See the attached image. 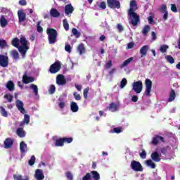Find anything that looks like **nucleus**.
Segmentation results:
<instances>
[{
    "label": "nucleus",
    "instance_id": "18",
    "mask_svg": "<svg viewBox=\"0 0 180 180\" xmlns=\"http://www.w3.org/2000/svg\"><path fill=\"white\" fill-rule=\"evenodd\" d=\"M160 9H161L162 13H164L163 19L165 20H168V11H167V5L165 4L162 5Z\"/></svg>",
    "mask_w": 180,
    "mask_h": 180
},
{
    "label": "nucleus",
    "instance_id": "6",
    "mask_svg": "<svg viewBox=\"0 0 180 180\" xmlns=\"http://www.w3.org/2000/svg\"><path fill=\"white\" fill-rule=\"evenodd\" d=\"M60 70H61V64L60 62L56 61L54 63L51 65L49 72H51V74H57Z\"/></svg>",
    "mask_w": 180,
    "mask_h": 180
},
{
    "label": "nucleus",
    "instance_id": "15",
    "mask_svg": "<svg viewBox=\"0 0 180 180\" xmlns=\"http://www.w3.org/2000/svg\"><path fill=\"white\" fill-rule=\"evenodd\" d=\"M150 158L152 159V161H154L155 162H160V161H161V156H160V154H158V152L157 151L151 153Z\"/></svg>",
    "mask_w": 180,
    "mask_h": 180
},
{
    "label": "nucleus",
    "instance_id": "42",
    "mask_svg": "<svg viewBox=\"0 0 180 180\" xmlns=\"http://www.w3.org/2000/svg\"><path fill=\"white\" fill-rule=\"evenodd\" d=\"M166 60L167 63H169V64H174V63H175V59H174V57H172L171 55L167 56Z\"/></svg>",
    "mask_w": 180,
    "mask_h": 180
},
{
    "label": "nucleus",
    "instance_id": "41",
    "mask_svg": "<svg viewBox=\"0 0 180 180\" xmlns=\"http://www.w3.org/2000/svg\"><path fill=\"white\" fill-rule=\"evenodd\" d=\"M168 49H169V46H168V45L164 44L160 46V51L161 53H167V51L168 50Z\"/></svg>",
    "mask_w": 180,
    "mask_h": 180
},
{
    "label": "nucleus",
    "instance_id": "48",
    "mask_svg": "<svg viewBox=\"0 0 180 180\" xmlns=\"http://www.w3.org/2000/svg\"><path fill=\"white\" fill-rule=\"evenodd\" d=\"M4 99H7L8 102H12V99H13V96L10 94H6L4 95Z\"/></svg>",
    "mask_w": 180,
    "mask_h": 180
},
{
    "label": "nucleus",
    "instance_id": "1",
    "mask_svg": "<svg viewBox=\"0 0 180 180\" xmlns=\"http://www.w3.org/2000/svg\"><path fill=\"white\" fill-rule=\"evenodd\" d=\"M129 6L130 8L128 11L129 23L133 26H137L140 23V15L134 12L137 9V1L131 0Z\"/></svg>",
    "mask_w": 180,
    "mask_h": 180
},
{
    "label": "nucleus",
    "instance_id": "10",
    "mask_svg": "<svg viewBox=\"0 0 180 180\" xmlns=\"http://www.w3.org/2000/svg\"><path fill=\"white\" fill-rule=\"evenodd\" d=\"M15 106L19 110V112H20V113H22V115H25V113H26V110H25V108H24L25 104H23V102H22V101L16 100Z\"/></svg>",
    "mask_w": 180,
    "mask_h": 180
},
{
    "label": "nucleus",
    "instance_id": "4",
    "mask_svg": "<svg viewBox=\"0 0 180 180\" xmlns=\"http://www.w3.org/2000/svg\"><path fill=\"white\" fill-rule=\"evenodd\" d=\"M107 5L111 9H120L121 4L118 0H107Z\"/></svg>",
    "mask_w": 180,
    "mask_h": 180
},
{
    "label": "nucleus",
    "instance_id": "29",
    "mask_svg": "<svg viewBox=\"0 0 180 180\" xmlns=\"http://www.w3.org/2000/svg\"><path fill=\"white\" fill-rule=\"evenodd\" d=\"M145 164L147 165V167H150L152 169H155V167H157V165H155V163H154V162H153V160L151 159L146 160Z\"/></svg>",
    "mask_w": 180,
    "mask_h": 180
},
{
    "label": "nucleus",
    "instance_id": "64",
    "mask_svg": "<svg viewBox=\"0 0 180 180\" xmlns=\"http://www.w3.org/2000/svg\"><path fill=\"white\" fill-rule=\"evenodd\" d=\"M131 101V102H137V101H139V96H132Z\"/></svg>",
    "mask_w": 180,
    "mask_h": 180
},
{
    "label": "nucleus",
    "instance_id": "8",
    "mask_svg": "<svg viewBox=\"0 0 180 180\" xmlns=\"http://www.w3.org/2000/svg\"><path fill=\"white\" fill-rule=\"evenodd\" d=\"M146 90L145 94L146 96H150L151 93V88H153V82L150 79L145 80Z\"/></svg>",
    "mask_w": 180,
    "mask_h": 180
},
{
    "label": "nucleus",
    "instance_id": "57",
    "mask_svg": "<svg viewBox=\"0 0 180 180\" xmlns=\"http://www.w3.org/2000/svg\"><path fill=\"white\" fill-rule=\"evenodd\" d=\"M171 11L172 12L176 13V12H178V10L176 9V5L171 4Z\"/></svg>",
    "mask_w": 180,
    "mask_h": 180
},
{
    "label": "nucleus",
    "instance_id": "9",
    "mask_svg": "<svg viewBox=\"0 0 180 180\" xmlns=\"http://www.w3.org/2000/svg\"><path fill=\"white\" fill-rule=\"evenodd\" d=\"M9 65V58L5 55H0V67L6 68Z\"/></svg>",
    "mask_w": 180,
    "mask_h": 180
},
{
    "label": "nucleus",
    "instance_id": "39",
    "mask_svg": "<svg viewBox=\"0 0 180 180\" xmlns=\"http://www.w3.org/2000/svg\"><path fill=\"white\" fill-rule=\"evenodd\" d=\"M13 179L15 180H29V177H26L23 179V176L21 174H13Z\"/></svg>",
    "mask_w": 180,
    "mask_h": 180
},
{
    "label": "nucleus",
    "instance_id": "11",
    "mask_svg": "<svg viewBox=\"0 0 180 180\" xmlns=\"http://www.w3.org/2000/svg\"><path fill=\"white\" fill-rule=\"evenodd\" d=\"M159 140H160L162 143H165V139H164V137L159 135H155V136L152 139L151 144H153V146H158Z\"/></svg>",
    "mask_w": 180,
    "mask_h": 180
},
{
    "label": "nucleus",
    "instance_id": "61",
    "mask_svg": "<svg viewBox=\"0 0 180 180\" xmlns=\"http://www.w3.org/2000/svg\"><path fill=\"white\" fill-rule=\"evenodd\" d=\"M114 133H117V134H119V133H122V128L120 127H115L113 129Z\"/></svg>",
    "mask_w": 180,
    "mask_h": 180
},
{
    "label": "nucleus",
    "instance_id": "55",
    "mask_svg": "<svg viewBox=\"0 0 180 180\" xmlns=\"http://www.w3.org/2000/svg\"><path fill=\"white\" fill-rule=\"evenodd\" d=\"M92 179V176H91V173H86L84 176H83L82 180H91Z\"/></svg>",
    "mask_w": 180,
    "mask_h": 180
},
{
    "label": "nucleus",
    "instance_id": "32",
    "mask_svg": "<svg viewBox=\"0 0 180 180\" xmlns=\"http://www.w3.org/2000/svg\"><path fill=\"white\" fill-rule=\"evenodd\" d=\"M91 174L94 180L101 179V174H99L96 171H91Z\"/></svg>",
    "mask_w": 180,
    "mask_h": 180
},
{
    "label": "nucleus",
    "instance_id": "46",
    "mask_svg": "<svg viewBox=\"0 0 180 180\" xmlns=\"http://www.w3.org/2000/svg\"><path fill=\"white\" fill-rule=\"evenodd\" d=\"M127 85V79L126 78H123L120 82V88L123 89Z\"/></svg>",
    "mask_w": 180,
    "mask_h": 180
},
{
    "label": "nucleus",
    "instance_id": "13",
    "mask_svg": "<svg viewBox=\"0 0 180 180\" xmlns=\"http://www.w3.org/2000/svg\"><path fill=\"white\" fill-rule=\"evenodd\" d=\"M34 82V77H28L27 72L25 71V74L22 76V82L24 84H29L30 82Z\"/></svg>",
    "mask_w": 180,
    "mask_h": 180
},
{
    "label": "nucleus",
    "instance_id": "49",
    "mask_svg": "<svg viewBox=\"0 0 180 180\" xmlns=\"http://www.w3.org/2000/svg\"><path fill=\"white\" fill-rule=\"evenodd\" d=\"M12 56L14 60H19V53L16 50H13L12 52Z\"/></svg>",
    "mask_w": 180,
    "mask_h": 180
},
{
    "label": "nucleus",
    "instance_id": "5",
    "mask_svg": "<svg viewBox=\"0 0 180 180\" xmlns=\"http://www.w3.org/2000/svg\"><path fill=\"white\" fill-rule=\"evenodd\" d=\"M131 168L133 171H136V172H143V165H141L140 162H137L136 160H132L131 162Z\"/></svg>",
    "mask_w": 180,
    "mask_h": 180
},
{
    "label": "nucleus",
    "instance_id": "34",
    "mask_svg": "<svg viewBox=\"0 0 180 180\" xmlns=\"http://www.w3.org/2000/svg\"><path fill=\"white\" fill-rule=\"evenodd\" d=\"M133 60V57L129 58L125 61L123 62V63L120 65V68H124V67H127L129 65V63Z\"/></svg>",
    "mask_w": 180,
    "mask_h": 180
},
{
    "label": "nucleus",
    "instance_id": "19",
    "mask_svg": "<svg viewBox=\"0 0 180 180\" xmlns=\"http://www.w3.org/2000/svg\"><path fill=\"white\" fill-rule=\"evenodd\" d=\"M13 146V141L11 138H7L4 141V148H11Z\"/></svg>",
    "mask_w": 180,
    "mask_h": 180
},
{
    "label": "nucleus",
    "instance_id": "33",
    "mask_svg": "<svg viewBox=\"0 0 180 180\" xmlns=\"http://www.w3.org/2000/svg\"><path fill=\"white\" fill-rule=\"evenodd\" d=\"M17 134L18 137H25L26 136V132L23 130V128H18L17 129Z\"/></svg>",
    "mask_w": 180,
    "mask_h": 180
},
{
    "label": "nucleus",
    "instance_id": "56",
    "mask_svg": "<svg viewBox=\"0 0 180 180\" xmlns=\"http://www.w3.org/2000/svg\"><path fill=\"white\" fill-rule=\"evenodd\" d=\"M117 29L120 33H122V32H123V30H124V28L123 27L122 24H117Z\"/></svg>",
    "mask_w": 180,
    "mask_h": 180
},
{
    "label": "nucleus",
    "instance_id": "53",
    "mask_svg": "<svg viewBox=\"0 0 180 180\" xmlns=\"http://www.w3.org/2000/svg\"><path fill=\"white\" fill-rule=\"evenodd\" d=\"M65 175H66L67 179H68V180H73L74 179V177L72 176V173H71L70 172H66Z\"/></svg>",
    "mask_w": 180,
    "mask_h": 180
},
{
    "label": "nucleus",
    "instance_id": "63",
    "mask_svg": "<svg viewBox=\"0 0 180 180\" xmlns=\"http://www.w3.org/2000/svg\"><path fill=\"white\" fill-rule=\"evenodd\" d=\"M151 36H152V41H154L155 40H157V34H155V32L152 31L151 32Z\"/></svg>",
    "mask_w": 180,
    "mask_h": 180
},
{
    "label": "nucleus",
    "instance_id": "59",
    "mask_svg": "<svg viewBox=\"0 0 180 180\" xmlns=\"http://www.w3.org/2000/svg\"><path fill=\"white\" fill-rule=\"evenodd\" d=\"M113 65V63H112V60H108V62L105 64V68L107 70H109Z\"/></svg>",
    "mask_w": 180,
    "mask_h": 180
},
{
    "label": "nucleus",
    "instance_id": "58",
    "mask_svg": "<svg viewBox=\"0 0 180 180\" xmlns=\"http://www.w3.org/2000/svg\"><path fill=\"white\" fill-rule=\"evenodd\" d=\"M139 156L141 157V158H146L147 157V153L143 150L142 152L139 154Z\"/></svg>",
    "mask_w": 180,
    "mask_h": 180
},
{
    "label": "nucleus",
    "instance_id": "35",
    "mask_svg": "<svg viewBox=\"0 0 180 180\" xmlns=\"http://www.w3.org/2000/svg\"><path fill=\"white\" fill-rule=\"evenodd\" d=\"M56 147H63L64 146V141L63 138H60L59 139H57L55 143Z\"/></svg>",
    "mask_w": 180,
    "mask_h": 180
},
{
    "label": "nucleus",
    "instance_id": "38",
    "mask_svg": "<svg viewBox=\"0 0 180 180\" xmlns=\"http://www.w3.org/2000/svg\"><path fill=\"white\" fill-rule=\"evenodd\" d=\"M63 27L66 32H68L70 30V24H68V20H67L66 18H65L63 21Z\"/></svg>",
    "mask_w": 180,
    "mask_h": 180
},
{
    "label": "nucleus",
    "instance_id": "7",
    "mask_svg": "<svg viewBox=\"0 0 180 180\" xmlns=\"http://www.w3.org/2000/svg\"><path fill=\"white\" fill-rule=\"evenodd\" d=\"M133 91L136 92V94H141V91H143V82L141 80L134 82L132 84Z\"/></svg>",
    "mask_w": 180,
    "mask_h": 180
},
{
    "label": "nucleus",
    "instance_id": "31",
    "mask_svg": "<svg viewBox=\"0 0 180 180\" xmlns=\"http://www.w3.org/2000/svg\"><path fill=\"white\" fill-rule=\"evenodd\" d=\"M151 27H150V25H146L143 27V30H142V34H143L144 36H147V34H148V32H150Z\"/></svg>",
    "mask_w": 180,
    "mask_h": 180
},
{
    "label": "nucleus",
    "instance_id": "26",
    "mask_svg": "<svg viewBox=\"0 0 180 180\" xmlns=\"http://www.w3.org/2000/svg\"><path fill=\"white\" fill-rule=\"evenodd\" d=\"M175 98H176V94H175V90L172 89L170 91L167 101L172 102V101H175Z\"/></svg>",
    "mask_w": 180,
    "mask_h": 180
},
{
    "label": "nucleus",
    "instance_id": "52",
    "mask_svg": "<svg viewBox=\"0 0 180 180\" xmlns=\"http://www.w3.org/2000/svg\"><path fill=\"white\" fill-rule=\"evenodd\" d=\"M88 92H89V87L84 89L83 91V96L84 99H88Z\"/></svg>",
    "mask_w": 180,
    "mask_h": 180
},
{
    "label": "nucleus",
    "instance_id": "2",
    "mask_svg": "<svg viewBox=\"0 0 180 180\" xmlns=\"http://www.w3.org/2000/svg\"><path fill=\"white\" fill-rule=\"evenodd\" d=\"M20 43L21 46L19 47V53H20L22 57L25 58L27 50H29V46H27L29 41L26 39V37H22L20 39Z\"/></svg>",
    "mask_w": 180,
    "mask_h": 180
},
{
    "label": "nucleus",
    "instance_id": "45",
    "mask_svg": "<svg viewBox=\"0 0 180 180\" xmlns=\"http://www.w3.org/2000/svg\"><path fill=\"white\" fill-rule=\"evenodd\" d=\"M55 92H56V86H54V84H51L49 86V94H50V95H53V94H55Z\"/></svg>",
    "mask_w": 180,
    "mask_h": 180
},
{
    "label": "nucleus",
    "instance_id": "21",
    "mask_svg": "<svg viewBox=\"0 0 180 180\" xmlns=\"http://www.w3.org/2000/svg\"><path fill=\"white\" fill-rule=\"evenodd\" d=\"M74 12V7H72V5L68 4L65 7V13L66 15H70V13H72Z\"/></svg>",
    "mask_w": 180,
    "mask_h": 180
},
{
    "label": "nucleus",
    "instance_id": "62",
    "mask_svg": "<svg viewBox=\"0 0 180 180\" xmlns=\"http://www.w3.org/2000/svg\"><path fill=\"white\" fill-rule=\"evenodd\" d=\"M58 105L60 109H64V108H65V103L64 101H60Z\"/></svg>",
    "mask_w": 180,
    "mask_h": 180
},
{
    "label": "nucleus",
    "instance_id": "51",
    "mask_svg": "<svg viewBox=\"0 0 180 180\" xmlns=\"http://www.w3.org/2000/svg\"><path fill=\"white\" fill-rule=\"evenodd\" d=\"M40 23H41V22L39 21L37 22V31L39 33H43V27L40 26Z\"/></svg>",
    "mask_w": 180,
    "mask_h": 180
},
{
    "label": "nucleus",
    "instance_id": "14",
    "mask_svg": "<svg viewBox=\"0 0 180 180\" xmlns=\"http://www.w3.org/2000/svg\"><path fill=\"white\" fill-rule=\"evenodd\" d=\"M34 176L37 180H44V174H43V170L40 169H37L35 171Z\"/></svg>",
    "mask_w": 180,
    "mask_h": 180
},
{
    "label": "nucleus",
    "instance_id": "37",
    "mask_svg": "<svg viewBox=\"0 0 180 180\" xmlns=\"http://www.w3.org/2000/svg\"><path fill=\"white\" fill-rule=\"evenodd\" d=\"M72 33L73 36H75L77 39L81 37V33L78 32V30H77V28H72Z\"/></svg>",
    "mask_w": 180,
    "mask_h": 180
},
{
    "label": "nucleus",
    "instance_id": "12",
    "mask_svg": "<svg viewBox=\"0 0 180 180\" xmlns=\"http://www.w3.org/2000/svg\"><path fill=\"white\" fill-rule=\"evenodd\" d=\"M18 22L20 23H22V22H25L26 20V13H25V11L23 10L18 11Z\"/></svg>",
    "mask_w": 180,
    "mask_h": 180
},
{
    "label": "nucleus",
    "instance_id": "36",
    "mask_svg": "<svg viewBox=\"0 0 180 180\" xmlns=\"http://www.w3.org/2000/svg\"><path fill=\"white\" fill-rule=\"evenodd\" d=\"M27 148V145L24 141H22L20 144V150L21 153H26Z\"/></svg>",
    "mask_w": 180,
    "mask_h": 180
},
{
    "label": "nucleus",
    "instance_id": "60",
    "mask_svg": "<svg viewBox=\"0 0 180 180\" xmlns=\"http://www.w3.org/2000/svg\"><path fill=\"white\" fill-rule=\"evenodd\" d=\"M65 51H67L68 53H71V45L70 44H66L65 46Z\"/></svg>",
    "mask_w": 180,
    "mask_h": 180
},
{
    "label": "nucleus",
    "instance_id": "54",
    "mask_svg": "<svg viewBox=\"0 0 180 180\" xmlns=\"http://www.w3.org/2000/svg\"><path fill=\"white\" fill-rule=\"evenodd\" d=\"M73 96L75 101H81V95L77 92L73 93Z\"/></svg>",
    "mask_w": 180,
    "mask_h": 180
},
{
    "label": "nucleus",
    "instance_id": "25",
    "mask_svg": "<svg viewBox=\"0 0 180 180\" xmlns=\"http://www.w3.org/2000/svg\"><path fill=\"white\" fill-rule=\"evenodd\" d=\"M50 15L52 16V18H59L60 12H58V10L56 8H51L50 10Z\"/></svg>",
    "mask_w": 180,
    "mask_h": 180
},
{
    "label": "nucleus",
    "instance_id": "16",
    "mask_svg": "<svg viewBox=\"0 0 180 180\" xmlns=\"http://www.w3.org/2000/svg\"><path fill=\"white\" fill-rule=\"evenodd\" d=\"M56 84H58V85H65V84H67V82L65 81V79L64 78V75H58L57 76Z\"/></svg>",
    "mask_w": 180,
    "mask_h": 180
},
{
    "label": "nucleus",
    "instance_id": "17",
    "mask_svg": "<svg viewBox=\"0 0 180 180\" xmlns=\"http://www.w3.org/2000/svg\"><path fill=\"white\" fill-rule=\"evenodd\" d=\"M148 50H150V46L148 45L143 46L139 51L141 57H146Z\"/></svg>",
    "mask_w": 180,
    "mask_h": 180
},
{
    "label": "nucleus",
    "instance_id": "22",
    "mask_svg": "<svg viewBox=\"0 0 180 180\" xmlns=\"http://www.w3.org/2000/svg\"><path fill=\"white\" fill-rule=\"evenodd\" d=\"M11 44L12 46H13V47H16V49H18L19 51V48L20 47V42L18 38H13L11 41Z\"/></svg>",
    "mask_w": 180,
    "mask_h": 180
},
{
    "label": "nucleus",
    "instance_id": "43",
    "mask_svg": "<svg viewBox=\"0 0 180 180\" xmlns=\"http://www.w3.org/2000/svg\"><path fill=\"white\" fill-rule=\"evenodd\" d=\"M8 46V42L5 39H0V49H5Z\"/></svg>",
    "mask_w": 180,
    "mask_h": 180
},
{
    "label": "nucleus",
    "instance_id": "24",
    "mask_svg": "<svg viewBox=\"0 0 180 180\" xmlns=\"http://www.w3.org/2000/svg\"><path fill=\"white\" fill-rule=\"evenodd\" d=\"M8 25V20L5 18V15H1L0 18V26L1 27H6Z\"/></svg>",
    "mask_w": 180,
    "mask_h": 180
},
{
    "label": "nucleus",
    "instance_id": "40",
    "mask_svg": "<svg viewBox=\"0 0 180 180\" xmlns=\"http://www.w3.org/2000/svg\"><path fill=\"white\" fill-rule=\"evenodd\" d=\"M0 112L4 117H8V111L3 106L0 107Z\"/></svg>",
    "mask_w": 180,
    "mask_h": 180
},
{
    "label": "nucleus",
    "instance_id": "27",
    "mask_svg": "<svg viewBox=\"0 0 180 180\" xmlns=\"http://www.w3.org/2000/svg\"><path fill=\"white\" fill-rule=\"evenodd\" d=\"M106 109L107 110H110V112H116L117 110V105L115 103H111Z\"/></svg>",
    "mask_w": 180,
    "mask_h": 180
},
{
    "label": "nucleus",
    "instance_id": "28",
    "mask_svg": "<svg viewBox=\"0 0 180 180\" xmlns=\"http://www.w3.org/2000/svg\"><path fill=\"white\" fill-rule=\"evenodd\" d=\"M70 109L72 112L75 113L76 112H78V110L79 109V108L78 107V105L77 104V103L72 101L70 103Z\"/></svg>",
    "mask_w": 180,
    "mask_h": 180
},
{
    "label": "nucleus",
    "instance_id": "47",
    "mask_svg": "<svg viewBox=\"0 0 180 180\" xmlns=\"http://www.w3.org/2000/svg\"><path fill=\"white\" fill-rule=\"evenodd\" d=\"M23 122L25 124H29V123H30V116L27 114H25Z\"/></svg>",
    "mask_w": 180,
    "mask_h": 180
},
{
    "label": "nucleus",
    "instance_id": "20",
    "mask_svg": "<svg viewBox=\"0 0 180 180\" xmlns=\"http://www.w3.org/2000/svg\"><path fill=\"white\" fill-rule=\"evenodd\" d=\"M77 51L79 53L80 56H82V54H85V53H86V49H85V46H84L83 43L78 45Z\"/></svg>",
    "mask_w": 180,
    "mask_h": 180
},
{
    "label": "nucleus",
    "instance_id": "3",
    "mask_svg": "<svg viewBox=\"0 0 180 180\" xmlns=\"http://www.w3.org/2000/svg\"><path fill=\"white\" fill-rule=\"evenodd\" d=\"M46 33L48 34V40L49 44H54L57 42V37L58 36V32L53 28H47Z\"/></svg>",
    "mask_w": 180,
    "mask_h": 180
},
{
    "label": "nucleus",
    "instance_id": "44",
    "mask_svg": "<svg viewBox=\"0 0 180 180\" xmlns=\"http://www.w3.org/2000/svg\"><path fill=\"white\" fill-rule=\"evenodd\" d=\"M62 139H63V143H66L67 144L72 143V141L74 140L72 137H63Z\"/></svg>",
    "mask_w": 180,
    "mask_h": 180
},
{
    "label": "nucleus",
    "instance_id": "30",
    "mask_svg": "<svg viewBox=\"0 0 180 180\" xmlns=\"http://www.w3.org/2000/svg\"><path fill=\"white\" fill-rule=\"evenodd\" d=\"M30 89L33 90V93L34 94V95L36 96H37V95H39V88L37 87V85L34 84H32L30 86Z\"/></svg>",
    "mask_w": 180,
    "mask_h": 180
},
{
    "label": "nucleus",
    "instance_id": "50",
    "mask_svg": "<svg viewBox=\"0 0 180 180\" xmlns=\"http://www.w3.org/2000/svg\"><path fill=\"white\" fill-rule=\"evenodd\" d=\"M34 162H36V157H34V155H32L31 156L30 160L28 161V164L32 167V165H34Z\"/></svg>",
    "mask_w": 180,
    "mask_h": 180
},
{
    "label": "nucleus",
    "instance_id": "23",
    "mask_svg": "<svg viewBox=\"0 0 180 180\" xmlns=\"http://www.w3.org/2000/svg\"><path fill=\"white\" fill-rule=\"evenodd\" d=\"M6 88L10 91V92H13L15 91V84L12 80H10L7 82Z\"/></svg>",
    "mask_w": 180,
    "mask_h": 180
}]
</instances>
